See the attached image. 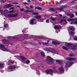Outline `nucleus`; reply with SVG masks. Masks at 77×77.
Returning <instances> with one entry per match:
<instances>
[{"label":"nucleus","instance_id":"obj_19","mask_svg":"<svg viewBox=\"0 0 77 77\" xmlns=\"http://www.w3.org/2000/svg\"><path fill=\"white\" fill-rule=\"evenodd\" d=\"M62 49L63 50H66L67 51H68V48H66L65 46H63L62 47Z\"/></svg>","mask_w":77,"mask_h":77},{"label":"nucleus","instance_id":"obj_53","mask_svg":"<svg viewBox=\"0 0 77 77\" xmlns=\"http://www.w3.org/2000/svg\"><path fill=\"white\" fill-rule=\"evenodd\" d=\"M59 15L60 17H62V14H60Z\"/></svg>","mask_w":77,"mask_h":77},{"label":"nucleus","instance_id":"obj_40","mask_svg":"<svg viewBox=\"0 0 77 77\" xmlns=\"http://www.w3.org/2000/svg\"><path fill=\"white\" fill-rule=\"evenodd\" d=\"M4 27H7V26H8V24H5L4 25Z\"/></svg>","mask_w":77,"mask_h":77},{"label":"nucleus","instance_id":"obj_60","mask_svg":"<svg viewBox=\"0 0 77 77\" xmlns=\"http://www.w3.org/2000/svg\"><path fill=\"white\" fill-rule=\"evenodd\" d=\"M3 8H4V9H6V7H3Z\"/></svg>","mask_w":77,"mask_h":77},{"label":"nucleus","instance_id":"obj_37","mask_svg":"<svg viewBox=\"0 0 77 77\" xmlns=\"http://www.w3.org/2000/svg\"><path fill=\"white\" fill-rule=\"evenodd\" d=\"M2 67H3V64L0 63V68H2Z\"/></svg>","mask_w":77,"mask_h":77},{"label":"nucleus","instance_id":"obj_32","mask_svg":"<svg viewBox=\"0 0 77 77\" xmlns=\"http://www.w3.org/2000/svg\"><path fill=\"white\" fill-rule=\"evenodd\" d=\"M5 6H6V7H11L12 5L10 4H8L6 6H5Z\"/></svg>","mask_w":77,"mask_h":77},{"label":"nucleus","instance_id":"obj_42","mask_svg":"<svg viewBox=\"0 0 77 77\" xmlns=\"http://www.w3.org/2000/svg\"><path fill=\"white\" fill-rule=\"evenodd\" d=\"M10 63H14V62H13V61L12 60H10Z\"/></svg>","mask_w":77,"mask_h":77},{"label":"nucleus","instance_id":"obj_47","mask_svg":"<svg viewBox=\"0 0 77 77\" xmlns=\"http://www.w3.org/2000/svg\"><path fill=\"white\" fill-rule=\"evenodd\" d=\"M14 57H17V58L18 57H19V56L18 55L15 56Z\"/></svg>","mask_w":77,"mask_h":77},{"label":"nucleus","instance_id":"obj_36","mask_svg":"<svg viewBox=\"0 0 77 77\" xmlns=\"http://www.w3.org/2000/svg\"><path fill=\"white\" fill-rule=\"evenodd\" d=\"M51 20H56V18H55L54 17H51Z\"/></svg>","mask_w":77,"mask_h":77},{"label":"nucleus","instance_id":"obj_51","mask_svg":"<svg viewBox=\"0 0 77 77\" xmlns=\"http://www.w3.org/2000/svg\"><path fill=\"white\" fill-rule=\"evenodd\" d=\"M30 8H31V9H32V8H33V6H32V5L30 6Z\"/></svg>","mask_w":77,"mask_h":77},{"label":"nucleus","instance_id":"obj_38","mask_svg":"<svg viewBox=\"0 0 77 77\" xmlns=\"http://www.w3.org/2000/svg\"><path fill=\"white\" fill-rule=\"evenodd\" d=\"M45 50L47 51H50V49H45Z\"/></svg>","mask_w":77,"mask_h":77},{"label":"nucleus","instance_id":"obj_14","mask_svg":"<svg viewBox=\"0 0 77 77\" xmlns=\"http://www.w3.org/2000/svg\"><path fill=\"white\" fill-rule=\"evenodd\" d=\"M34 20H35V19H31L30 22V24L31 25H33V24H33V21H34Z\"/></svg>","mask_w":77,"mask_h":77},{"label":"nucleus","instance_id":"obj_46","mask_svg":"<svg viewBox=\"0 0 77 77\" xmlns=\"http://www.w3.org/2000/svg\"><path fill=\"white\" fill-rule=\"evenodd\" d=\"M3 11L1 10L0 9V13H3Z\"/></svg>","mask_w":77,"mask_h":77},{"label":"nucleus","instance_id":"obj_50","mask_svg":"<svg viewBox=\"0 0 77 77\" xmlns=\"http://www.w3.org/2000/svg\"><path fill=\"white\" fill-rule=\"evenodd\" d=\"M6 2V0H2V2L5 3Z\"/></svg>","mask_w":77,"mask_h":77},{"label":"nucleus","instance_id":"obj_55","mask_svg":"<svg viewBox=\"0 0 77 77\" xmlns=\"http://www.w3.org/2000/svg\"><path fill=\"white\" fill-rule=\"evenodd\" d=\"M24 4L25 5H27V3H26V2H24Z\"/></svg>","mask_w":77,"mask_h":77},{"label":"nucleus","instance_id":"obj_35","mask_svg":"<svg viewBox=\"0 0 77 77\" xmlns=\"http://www.w3.org/2000/svg\"><path fill=\"white\" fill-rule=\"evenodd\" d=\"M30 63V61L29 60H27L26 61V64H28Z\"/></svg>","mask_w":77,"mask_h":77},{"label":"nucleus","instance_id":"obj_59","mask_svg":"<svg viewBox=\"0 0 77 77\" xmlns=\"http://www.w3.org/2000/svg\"><path fill=\"white\" fill-rule=\"evenodd\" d=\"M22 32H23V33H25V32H23V31H22Z\"/></svg>","mask_w":77,"mask_h":77},{"label":"nucleus","instance_id":"obj_8","mask_svg":"<svg viewBox=\"0 0 77 77\" xmlns=\"http://www.w3.org/2000/svg\"><path fill=\"white\" fill-rule=\"evenodd\" d=\"M20 57L22 60L21 62H25L26 61V58L22 56H20Z\"/></svg>","mask_w":77,"mask_h":77},{"label":"nucleus","instance_id":"obj_62","mask_svg":"<svg viewBox=\"0 0 77 77\" xmlns=\"http://www.w3.org/2000/svg\"><path fill=\"white\" fill-rule=\"evenodd\" d=\"M75 15H77V13H76V14Z\"/></svg>","mask_w":77,"mask_h":77},{"label":"nucleus","instance_id":"obj_27","mask_svg":"<svg viewBox=\"0 0 77 77\" xmlns=\"http://www.w3.org/2000/svg\"><path fill=\"white\" fill-rule=\"evenodd\" d=\"M70 33L72 36H74V33L72 31H70Z\"/></svg>","mask_w":77,"mask_h":77},{"label":"nucleus","instance_id":"obj_49","mask_svg":"<svg viewBox=\"0 0 77 77\" xmlns=\"http://www.w3.org/2000/svg\"><path fill=\"white\" fill-rule=\"evenodd\" d=\"M56 72H57V70H55L54 71V73H56Z\"/></svg>","mask_w":77,"mask_h":77},{"label":"nucleus","instance_id":"obj_26","mask_svg":"<svg viewBox=\"0 0 77 77\" xmlns=\"http://www.w3.org/2000/svg\"><path fill=\"white\" fill-rule=\"evenodd\" d=\"M63 22L65 23H66V20H61L60 23H63Z\"/></svg>","mask_w":77,"mask_h":77},{"label":"nucleus","instance_id":"obj_5","mask_svg":"<svg viewBox=\"0 0 77 77\" xmlns=\"http://www.w3.org/2000/svg\"><path fill=\"white\" fill-rule=\"evenodd\" d=\"M66 59L67 60H70V61L72 60H76V58H75L67 57L66 58Z\"/></svg>","mask_w":77,"mask_h":77},{"label":"nucleus","instance_id":"obj_10","mask_svg":"<svg viewBox=\"0 0 77 77\" xmlns=\"http://www.w3.org/2000/svg\"><path fill=\"white\" fill-rule=\"evenodd\" d=\"M19 36L18 35H16L13 37H11L12 39H19Z\"/></svg>","mask_w":77,"mask_h":77},{"label":"nucleus","instance_id":"obj_31","mask_svg":"<svg viewBox=\"0 0 77 77\" xmlns=\"http://www.w3.org/2000/svg\"><path fill=\"white\" fill-rule=\"evenodd\" d=\"M41 55L42 56H43V57H44L45 56V54H44V53L42 52H41Z\"/></svg>","mask_w":77,"mask_h":77},{"label":"nucleus","instance_id":"obj_44","mask_svg":"<svg viewBox=\"0 0 77 77\" xmlns=\"http://www.w3.org/2000/svg\"><path fill=\"white\" fill-rule=\"evenodd\" d=\"M46 23H49V19L47 20H46Z\"/></svg>","mask_w":77,"mask_h":77},{"label":"nucleus","instance_id":"obj_29","mask_svg":"<svg viewBox=\"0 0 77 77\" xmlns=\"http://www.w3.org/2000/svg\"><path fill=\"white\" fill-rule=\"evenodd\" d=\"M8 17H13L12 14H8Z\"/></svg>","mask_w":77,"mask_h":77},{"label":"nucleus","instance_id":"obj_30","mask_svg":"<svg viewBox=\"0 0 77 77\" xmlns=\"http://www.w3.org/2000/svg\"><path fill=\"white\" fill-rule=\"evenodd\" d=\"M72 44H70L69 43H68L67 45V47H71V46H72Z\"/></svg>","mask_w":77,"mask_h":77},{"label":"nucleus","instance_id":"obj_56","mask_svg":"<svg viewBox=\"0 0 77 77\" xmlns=\"http://www.w3.org/2000/svg\"><path fill=\"white\" fill-rule=\"evenodd\" d=\"M3 15H4V16H5V17H6V15H5V14H3Z\"/></svg>","mask_w":77,"mask_h":77},{"label":"nucleus","instance_id":"obj_21","mask_svg":"<svg viewBox=\"0 0 77 77\" xmlns=\"http://www.w3.org/2000/svg\"><path fill=\"white\" fill-rule=\"evenodd\" d=\"M38 9V10H41L42 9V8L39 7H35V9Z\"/></svg>","mask_w":77,"mask_h":77},{"label":"nucleus","instance_id":"obj_13","mask_svg":"<svg viewBox=\"0 0 77 77\" xmlns=\"http://www.w3.org/2000/svg\"><path fill=\"white\" fill-rule=\"evenodd\" d=\"M69 30H70L74 31V30H75V28L74 27V26H71L69 28Z\"/></svg>","mask_w":77,"mask_h":77},{"label":"nucleus","instance_id":"obj_33","mask_svg":"<svg viewBox=\"0 0 77 77\" xmlns=\"http://www.w3.org/2000/svg\"><path fill=\"white\" fill-rule=\"evenodd\" d=\"M38 13L37 12H32V15H38Z\"/></svg>","mask_w":77,"mask_h":77},{"label":"nucleus","instance_id":"obj_48","mask_svg":"<svg viewBox=\"0 0 77 77\" xmlns=\"http://www.w3.org/2000/svg\"><path fill=\"white\" fill-rule=\"evenodd\" d=\"M24 9L23 8L21 9H20V11H24Z\"/></svg>","mask_w":77,"mask_h":77},{"label":"nucleus","instance_id":"obj_64","mask_svg":"<svg viewBox=\"0 0 77 77\" xmlns=\"http://www.w3.org/2000/svg\"><path fill=\"white\" fill-rule=\"evenodd\" d=\"M63 18H66V17H63Z\"/></svg>","mask_w":77,"mask_h":77},{"label":"nucleus","instance_id":"obj_15","mask_svg":"<svg viewBox=\"0 0 77 77\" xmlns=\"http://www.w3.org/2000/svg\"><path fill=\"white\" fill-rule=\"evenodd\" d=\"M52 44H55V45H59V44H60V42H58L56 43L55 41H53L52 42Z\"/></svg>","mask_w":77,"mask_h":77},{"label":"nucleus","instance_id":"obj_41","mask_svg":"<svg viewBox=\"0 0 77 77\" xmlns=\"http://www.w3.org/2000/svg\"><path fill=\"white\" fill-rule=\"evenodd\" d=\"M74 39L75 40V41H77V37L76 36L75 38H74Z\"/></svg>","mask_w":77,"mask_h":77},{"label":"nucleus","instance_id":"obj_4","mask_svg":"<svg viewBox=\"0 0 77 77\" xmlns=\"http://www.w3.org/2000/svg\"><path fill=\"white\" fill-rule=\"evenodd\" d=\"M47 74H51L53 72V70L52 69L47 70H46Z\"/></svg>","mask_w":77,"mask_h":77},{"label":"nucleus","instance_id":"obj_20","mask_svg":"<svg viewBox=\"0 0 77 77\" xmlns=\"http://www.w3.org/2000/svg\"><path fill=\"white\" fill-rule=\"evenodd\" d=\"M3 44H7L8 42V40H3L2 42Z\"/></svg>","mask_w":77,"mask_h":77},{"label":"nucleus","instance_id":"obj_16","mask_svg":"<svg viewBox=\"0 0 77 77\" xmlns=\"http://www.w3.org/2000/svg\"><path fill=\"white\" fill-rule=\"evenodd\" d=\"M67 15H69V16H70L72 18H73L74 17V14L72 13H68L67 14Z\"/></svg>","mask_w":77,"mask_h":77},{"label":"nucleus","instance_id":"obj_25","mask_svg":"<svg viewBox=\"0 0 77 77\" xmlns=\"http://www.w3.org/2000/svg\"><path fill=\"white\" fill-rule=\"evenodd\" d=\"M13 14V17H16L18 16V14H17V13H16L14 14Z\"/></svg>","mask_w":77,"mask_h":77},{"label":"nucleus","instance_id":"obj_24","mask_svg":"<svg viewBox=\"0 0 77 77\" xmlns=\"http://www.w3.org/2000/svg\"><path fill=\"white\" fill-rule=\"evenodd\" d=\"M55 29H57V30H59V26L57 25H56V26H55L54 27Z\"/></svg>","mask_w":77,"mask_h":77},{"label":"nucleus","instance_id":"obj_43","mask_svg":"<svg viewBox=\"0 0 77 77\" xmlns=\"http://www.w3.org/2000/svg\"><path fill=\"white\" fill-rule=\"evenodd\" d=\"M14 12V10H12V11H9V12L11 13H12V12Z\"/></svg>","mask_w":77,"mask_h":77},{"label":"nucleus","instance_id":"obj_9","mask_svg":"<svg viewBox=\"0 0 77 77\" xmlns=\"http://www.w3.org/2000/svg\"><path fill=\"white\" fill-rule=\"evenodd\" d=\"M59 70L61 72H64V69H63V67H60L58 68Z\"/></svg>","mask_w":77,"mask_h":77},{"label":"nucleus","instance_id":"obj_61","mask_svg":"<svg viewBox=\"0 0 77 77\" xmlns=\"http://www.w3.org/2000/svg\"><path fill=\"white\" fill-rule=\"evenodd\" d=\"M17 7H18V8H20V6H17Z\"/></svg>","mask_w":77,"mask_h":77},{"label":"nucleus","instance_id":"obj_63","mask_svg":"<svg viewBox=\"0 0 77 77\" xmlns=\"http://www.w3.org/2000/svg\"><path fill=\"white\" fill-rule=\"evenodd\" d=\"M24 30H26V29H24Z\"/></svg>","mask_w":77,"mask_h":77},{"label":"nucleus","instance_id":"obj_22","mask_svg":"<svg viewBox=\"0 0 77 77\" xmlns=\"http://www.w3.org/2000/svg\"><path fill=\"white\" fill-rule=\"evenodd\" d=\"M41 18V17L38 15L35 16V18H36V19H40Z\"/></svg>","mask_w":77,"mask_h":77},{"label":"nucleus","instance_id":"obj_28","mask_svg":"<svg viewBox=\"0 0 77 77\" xmlns=\"http://www.w3.org/2000/svg\"><path fill=\"white\" fill-rule=\"evenodd\" d=\"M49 41H50L49 40H48V43L43 42L42 43V44L43 45H47L48 44V42H49Z\"/></svg>","mask_w":77,"mask_h":77},{"label":"nucleus","instance_id":"obj_45","mask_svg":"<svg viewBox=\"0 0 77 77\" xmlns=\"http://www.w3.org/2000/svg\"><path fill=\"white\" fill-rule=\"evenodd\" d=\"M77 0H74V1H72V3H74V2H77Z\"/></svg>","mask_w":77,"mask_h":77},{"label":"nucleus","instance_id":"obj_3","mask_svg":"<svg viewBox=\"0 0 77 77\" xmlns=\"http://www.w3.org/2000/svg\"><path fill=\"white\" fill-rule=\"evenodd\" d=\"M73 64H74V63L72 62H70L69 61L67 62L65 66L66 67H69V66H71V65H72Z\"/></svg>","mask_w":77,"mask_h":77},{"label":"nucleus","instance_id":"obj_54","mask_svg":"<svg viewBox=\"0 0 77 77\" xmlns=\"http://www.w3.org/2000/svg\"><path fill=\"white\" fill-rule=\"evenodd\" d=\"M28 2H29V3H30L31 2L29 0H28Z\"/></svg>","mask_w":77,"mask_h":77},{"label":"nucleus","instance_id":"obj_11","mask_svg":"<svg viewBox=\"0 0 77 77\" xmlns=\"http://www.w3.org/2000/svg\"><path fill=\"white\" fill-rule=\"evenodd\" d=\"M66 6H63L61 8H57V11H63V8H65Z\"/></svg>","mask_w":77,"mask_h":77},{"label":"nucleus","instance_id":"obj_58","mask_svg":"<svg viewBox=\"0 0 77 77\" xmlns=\"http://www.w3.org/2000/svg\"><path fill=\"white\" fill-rule=\"evenodd\" d=\"M61 2H63V1H61L60 2V3H61Z\"/></svg>","mask_w":77,"mask_h":77},{"label":"nucleus","instance_id":"obj_57","mask_svg":"<svg viewBox=\"0 0 77 77\" xmlns=\"http://www.w3.org/2000/svg\"><path fill=\"white\" fill-rule=\"evenodd\" d=\"M13 8H11L10 9V10H12V9H13Z\"/></svg>","mask_w":77,"mask_h":77},{"label":"nucleus","instance_id":"obj_52","mask_svg":"<svg viewBox=\"0 0 77 77\" xmlns=\"http://www.w3.org/2000/svg\"><path fill=\"white\" fill-rule=\"evenodd\" d=\"M13 4H15V5H17V4H18V3L17 2L14 3H13Z\"/></svg>","mask_w":77,"mask_h":77},{"label":"nucleus","instance_id":"obj_17","mask_svg":"<svg viewBox=\"0 0 77 77\" xmlns=\"http://www.w3.org/2000/svg\"><path fill=\"white\" fill-rule=\"evenodd\" d=\"M72 50H77V46H72L71 48Z\"/></svg>","mask_w":77,"mask_h":77},{"label":"nucleus","instance_id":"obj_34","mask_svg":"<svg viewBox=\"0 0 77 77\" xmlns=\"http://www.w3.org/2000/svg\"><path fill=\"white\" fill-rule=\"evenodd\" d=\"M56 62H57L58 63V64H60L61 63H62V62L60 61L59 60H56Z\"/></svg>","mask_w":77,"mask_h":77},{"label":"nucleus","instance_id":"obj_6","mask_svg":"<svg viewBox=\"0 0 77 77\" xmlns=\"http://www.w3.org/2000/svg\"><path fill=\"white\" fill-rule=\"evenodd\" d=\"M74 20H76V21H77L75 22H74V23H75V24H76L77 25V19H68L67 20L68 21H74Z\"/></svg>","mask_w":77,"mask_h":77},{"label":"nucleus","instance_id":"obj_12","mask_svg":"<svg viewBox=\"0 0 77 77\" xmlns=\"http://www.w3.org/2000/svg\"><path fill=\"white\" fill-rule=\"evenodd\" d=\"M24 13H27V12H31V13H32V12H33V11L29 10H27L24 11Z\"/></svg>","mask_w":77,"mask_h":77},{"label":"nucleus","instance_id":"obj_18","mask_svg":"<svg viewBox=\"0 0 77 77\" xmlns=\"http://www.w3.org/2000/svg\"><path fill=\"white\" fill-rule=\"evenodd\" d=\"M50 9L51 10V11H56L57 10V8L54 9V8H50Z\"/></svg>","mask_w":77,"mask_h":77},{"label":"nucleus","instance_id":"obj_2","mask_svg":"<svg viewBox=\"0 0 77 77\" xmlns=\"http://www.w3.org/2000/svg\"><path fill=\"white\" fill-rule=\"evenodd\" d=\"M0 49L1 50L4 51H9V52L11 51H9L8 50V49H6V48H5V47L4 45L2 44H0Z\"/></svg>","mask_w":77,"mask_h":77},{"label":"nucleus","instance_id":"obj_23","mask_svg":"<svg viewBox=\"0 0 77 77\" xmlns=\"http://www.w3.org/2000/svg\"><path fill=\"white\" fill-rule=\"evenodd\" d=\"M51 52L52 53H54V54H55L56 53V51L54 50V49H52L51 51Z\"/></svg>","mask_w":77,"mask_h":77},{"label":"nucleus","instance_id":"obj_1","mask_svg":"<svg viewBox=\"0 0 77 77\" xmlns=\"http://www.w3.org/2000/svg\"><path fill=\"white\" fill-rule=\"evenodd\" d=\"M47 59L48 60V63L49 64H53L54 62V60L51 58L50 56L47 57Z\"/></svg>","mask_w":77,"mask_h":77},{"label":"nucleus","instance_id":"obj_39","mask_svg":"<svg viewBox=\"0 0 77 77\" xmlns=\"http://www.w3.org/2000/svg\"><path fill=\"white\" fill-rule=\"evenodd\" d=\"M69 56L70 57H72V56H73V55L71 54H70L69 55Z\"/></svg>","mask_w":77,"mask_h":77},{"label":"nucleus","instance_id":"obj_7","mask_svg":"<svg viewBox=\"0 0 77 77\" xmlns=\"http://www.w3.org/2000/svg\"><path fill=\"white\" fill-rule=\"evenodd\" d=\"M16 68V66L14 65L10 66L8 67V69H14Z\"/></svg>","mask_w":77,"mask_h":77}]
</instances>
